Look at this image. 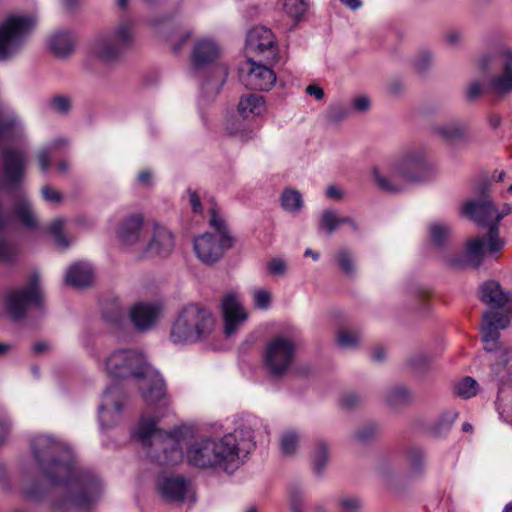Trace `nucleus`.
Returning <instances> with one entry per match:
<instances>
[{
  "label": "nucleus",
  "mask_w": 512,
  "mask_h": 512,
  "mask_svg": "<svg viewBox=\"0 0 512 512\" xmlns=\"http://www.w3.org/2000/svg\"><path fill=\"white\" fill-rule=\"evenodd\" d=\"M434 165L423 147H408L372 169L377 187L388 193L402 192L409 183L428 180Z\"/></svg>",
  "instance_id": "obj_4"
},
{
  "label": "nucleus",
  "mask_w": 512,
  "mask_h": 512,
  "mask_svg": "<svg viewBox=\"0 0 512 512\" xmlns=\"http://www.w3.org/2000/svg\"><path fill=\"white\" fill-rule=\"evenodd\" d=\"M157 491L167 503H194L196 492L192 481L182 475L163 473L157 477Z\"/></svg>",
  "instance_id": "obj_15"
},
{
  "label": "nucleus",
  "mask_w": 512,
  "mask_h": 512,
  "mask_svg": "<svg viewBox=\"0 0 512 512\" xmlns=\"http://www.w3.org/2000/svg\"><path fill=\"white\" fill-rule=\"evenodd\" d=\"M325 195L329 198V199H333V200H340L343 198V192L342 190L335 186V185H331L329 186L327 189H326V192H325Z\"/></svg>",
  "instance_id": "obj_60"
},
{
  "label": "nucleus",
  "mask_w": 512,
  "mask_h": 512,
  "mask_svg": "<svg viewBox=\"0 0 512 512\" xmlns=\"http://www.w3.org/2000/svg\"><path fill=\"white\" fill-rule=\"evenodd\" d=\"M362 502L355 496H344L339 500L340 512H360Z\"/></svg>",
  "instance_id": "obj_45"
},
{
  "label": "nucleus",
  "mask_w": 512,
  "mask_h": 512,
  "mask_svg": "<svg viewBox=\"0 0 512 512\" xmlns=\"http://www.w3.org/2000/svg\"><path fill=\"white\" fill-rule=\"evenodd\" d=\"M407 457L413 469L420 470L425 462V456L421 449L412 447L407 452Z\"/></svg>",
  "instance_id": "obj_49"
},
{
  "label": "nucleus",
  "mask_w": 512,
  "mask_h": 512,
  "mask_svg": "<svg viewBox=\"0 0 512 512\" xmlns=\"http://www.w3.org/2000/svg\"><path fill=\"white\" fill-rule=\"evenodd\" d=\"M487 121L492 129H497L502 123V116L497 113H491L487 116Z\"/></svg>",
  "instance_id": "obj_61"
},
{
  "label": "nucleus",
  "mask_w": 512,
  "mask_h": 512,
  "mask_svg": "<svg viewBox=\"0 0 512 512\" xmlns=\"http://www.w3.org/2000/svg\"><path fill=\"white\" fill-rule=\"evenodd\" d=\"M451 227L445 222L437 221L429 226L430 242L438 248L444 247L451 236Z\"/></svg>",
  "instance_id": "obj_32"
},
{
  "label": "nucleus",
  "mask_w": 512,
  "mask_h": 512,
  "mask_svg": "<svg viewBox=\"0 0 512 512\" xmlns=\"http://www.w3.org/2000/svg\"><path fill=\"white\" fill-rule=\"evenodd\" d=\"M306 92L310 96H313L316 100H321L324 97V90L317 84L308 85Z\"/></svg>",
  "instance_id": "obj_59"
},
{
  "label": "nucleus",
  "mask_w": 512,
  "mask_h": 512,
  "mask_svg": "<svg viewBox=\"0 0 512 512\" xmlns=\"http://www.w3.org/2000/svg\"><path fill=\"white\" fill-rule=\"evenodd\" d=\"M14 220L24 228L37 227V217L28 197L19 191L8 202L0 196V264H12L19 255L18 245L8 234Z\"/></svg>",
  "instance_id": "obj_6"
},
{
  "label": "nucleus",
  "mask_w": 512,
  "mask_h": 512,
  "mask_svg": "<svg viewBox=\"0 0 512 512\" xmlns=\"http://www.w3.org/2000/svg\"><path fill=\"white\" fill-rule=\"evenodd\" d=\"M93 280V268L88 262H76L71 265L65 274L68 285L76 288L88 286Z\"/></svg>",
  "instance_id": "obj_28"
},
{
  "label": "nucleus",
  "mask_w": 512,
  "mask_h": 512,
  "mask_svg": "<svg viewBox=\"0 0 512 512\" xmlns=\"http://www.w3.org/2000/svg\"><path fill=\"white\" fill-rule=\"evenodd\" d=\"M5 307L8 316L15 321L23 319L31 307L42 310L44 296L38 274H32L25 286L10 291L6 297Z\"/></svg>",
  "instance_id": "obj_14"
},
{
  "label": "nucleus",
  "mask_w": 512,
  "mask_h": 512,
  "mask_svg": "<svg viewBox=\"0 0 512 512\" xmlns=\"http://www.w3.org/2000/svg\"><path fill=\"white\" fill-rule=\"evenodd\" d=\"M489 182L484 181L479 185L477 192L480 196L477 200H468L462 208L465 216L475 221L478 225L488 226V232L484 236H477L467 241L462 257L448 258L447 264L453 268H462L467 265L478 268L485 257L500 253L505 246V241L499 236V222L511 213L512 207L505 204L499 212L494 203L487 197Z\"/></svg>",
  "instance_id": "obj_3"
},
{
  "label": "nucleus",
  "mask_w": 512,
  "mask_h": 512,
  "mask_svg": "<svg viewBox=\"0 0 512 512\" xmlns=\"http://www.w3.org/2000/svg\"><path fill=\"white\" fill-rule=\"evenodd\" d=\"M467 130V124L461 120H451L433 127L436 135L449 142L462 140Z\"/></svg>",
  "instance_id": "obj_30"
},
{
  "label": "nucleus",
  "mask_w": 512,
  "mask_h": 512,
  "mask_svg": "<svg viewBox=\"0 0 512 512\" xmlns=\"http://www.w3.org/2000/svg\"><path fill=\"white\" fill-rule=\"evenodd\" d=\"M360 396L355 392L345 393L341 397V405L346 408H352L360 403Z\"/></svg>",
  "instance_id": "obj_56"
},
{
  "label": "nucleus",
  "mask_w": 512,
  "mask_h": 512,
  "mask_svg": "<svg viewBox=\"0 0 512 512\" xmlns=\"http://www.w3.org/2000/svg\"><path fill=\"white\" fill-rule=\"evenodd\" d=\"M371 106V100L367 95H357L352 100V107L357 112H365Z\"/></svg>",
  "instance_id": "obj_53"
},
{
  "label": "nucleus",
  "mask_w": 512,
  "mask_h": 512,
  "mask_svg": "<svg viewBox=\"0 0 512 512\" xmlns=\"http://www.w3.org/2000/svg\"><path fill=\"white\" fill-rule=\"evenodd\" d=\"M445 41L450 46H457L463 39V33L460 30L452 29L445 33Z\"/></svg>",
  "instance_id": "obj_55"
},
{
  "label": "nucleus",
  "mask_w": 512,
  "mask_h": 512,
  "mask_svg": "<svg viewBox=\"0 0 512 512\" xmlns=\"http://www.w3.org/2000/svg\"><path fill=\"white\" fill-rule=\"evenodd\" d=\"M101 370L110 378L129 379L136 383L145 404L155 409L153 415H142L132 432L133 438L148 446V456L158 465H175L185 460L204 471L232 475L243 464V454L255 446V434L264 428L253 415L238 417L234 430L220 437H196L188 427L165 432L157 428L169 406L166 383L160 372L139 349L119 348L107 354Z\"/></svg>",
  "instance_id": "obj_1"
},
{
  "label": "nucleus",
  "mask_w": 512,
  "mask_h": 512,
  "mask_svg": "<svg viewBox=\"0 0 512 512\" xmlns=\"http://www.w3.org/2000/svg\"><path fill=\"white\" fill-rule=\"evenodd\" d=\"M482 91V84L478 81H474L467 87L466 95L469 99H475L482 94Z\"/></svg>",
  "instance_id": "obj_57"
},
{
  "label": "nucleus",
  "mask_w": 512,
  "mask_h": 512,
  "mask_svg": "<svg viewBox=\"0 0 512 512\" xmlns=\"http://www.w3.org/2000/svg\"><path fill=\"white\" fill-rule=\"evenodd\" d=\"M299 435L295 431H287L281 436V450L286 455L293 454L298 446Z\"/></svg>",
  "instance_id": "obj_42"
},
{
  "label": "nucleus",
  "mask_w": 512,
  "mask_h": 512,
  "mask_svg": "<svg viewBox=\"0 0 512 512\" xmlns=\"http://www.w3.org/2000/svg\"><path fill=\"white\" fill-rule=\"evenodd\" d=\"M216 320L207 308L188 304L181 309L170 331L175 344L194 343L208 337L215 329Z\"/></svg>",
  "instance_id": "obj_10"
},
{
  "label": "nucleus",
  "mask_w": 512,
  "mask_h": 512,
  "mask_svg": "<svg viewBox=\"0 0 512 512\" xmlns=\"http://www.w3.org/2000/svg\"><path fill=\"white\" fill-rule=\"evenodd\" d=\"M223 319V331L227 338L237 334L248 320V312L238 294H225L220 304Z\"/></svg>",
  "instance_id": "obj_18"
},
{
  "label": "nucleus",
  "mask_w": 512,
  "mask_h": 512,
  "mask_svg": "<svg viewBox=\"0 0 512 512\" xmlns=\"http://www.w3.org/2000/svg\"><path fill=\"white\" fill-rule=\"evenodd\" d=\"M76 37L68 29H57L50 34L47 43L51 52L58 58L68 57L74 50Z\"/></svg>",
  "instance_id": "obj_24"
},
{
  "label": "nucleus",
  "mask_w": 512,
  "mask_h": 512,
  "mask_svg": "<svg viewBox=\"0 0 512 512\" xmlns=\"http://www.w3.org/2000/svg\"><path fill=\"white\" fill-rule=\"evenodd\" d=\"M238 115L244 119H254L266 112L265 99L257 94H245L241 96L237 105Z\"/></svg>",
  "instance_id": "obj_25"
},
{
  "label": "nucleus",
  "mask_w": 512,
  "mask_h": 512,
  "mask_svg": "<svg viewBox=\"0 0 512 512\" xmlns=\"http://www.w3.org/2000/svg\"><path fill=\"white\" fill-rule=\"evenodd\" d=\"M128 318L135 331L145 333L152 330L163 315V305L158 300H140L133 303Z\"/></svg>",
  "instance_id": "obj_17"
},
{
  "label": "nucleus",
  "mask_w": 512,
  "mask_h": 512,
  "mask_svg": "<svg viewBox=\"0 0 512 512\" xmlns=\"http://www.w3.org/2000/svg\"><path fill=\"white\" fill-rule=\"evenodd\" d=\"M480 299L491 308H502L510 301L509 294L505 293L498 282L486 281L479 291Z\"/></svg>",
  "instance_id": "obj_27"
},
{
  "label": "nucleus",
  "mask_w": 512,
  "mask_h": 512,
  "mask_svg": "<svg viewBox=\"0 0 512 512\" xmlns=\"http://www.w3.org/2000/svg\"><path fill=\"white\" fill-rule=\"evenodd\" d=\"M127 396L121 386L109 385L104 390L98 406V422L101 431L105 432L121 420Z\"/></svg>",
  "instance_id": "obj_16"
},
{
  "label": "nucleus",
  "mask_w": 512,
  "mask_h": 512,
  "mask_svg": "<svg viewBox=\"0 0 512 512\" xmlns=\"http://www.w3.org/2000/svg\"><path fill=\"white\" fill-rule=\"evenodd\" d=\"M279 202L281 208L292 215L299 214L304 207V200L302 194L291 187H286L280 194Z\"/></svg>",
  "instance_id": "obj_31"
},
{
  "label": "nucleus",
  "mask_w": 512,
  "mask_h": 512,
  "mask_svg": "<svg viewBox=\"0 0 512 512\" xmlns=\"http://www.w3.org/2000/svg\"><path fill=\"white\" fill-rule=\"evenodd\" d=\"M0 147L3 185L8 190L17 189L28 167V140L22 118L3 103H0Z\"/></svg>",
  "instance_id": "obj_5"
},
{
  "label": "nucleus",
  "mask_w": 512,
  "mask_h": 512,
  "mask_svg": "<svg viewBox=\"0 0 512 512\" xmlns=\"http://www.w3.org/2000/svg\"><path fill=\"white\" fill-rule=\"evenodd\" d=\"M152 174L148 170L141 171L138 174V182L143 186H149L151 183Z\"/></svg>",
  "instance_id": "obj_63"
},
{
  "label": "nucleus",
  "mask_w": 512,
  "mask_h": 512,
  "mask_svg": "<svg viewBox=\"0 0 512 512\" xmlns=\"http://www.w3.org/2000/svg\"><path fill=\"white\" fill-rule=\"evenodd\" d=\"M32 14H10L0 21V62L14 58L26 45L36 26Z\"/></svg>",
  "instance_id": "obj_13"
},
{
  "label": "nucleus",
  "mask_w": 512,
  "mask_h": 512,
  "mask_svg": "<svg viewBox=\"0 0 512 512\" xmlns=\"http://www.w3.org/2000/svg\"><path fill=\"white\" fill-rule=\"evenodd\" d=\"M190 205L192 207L193 212L199 213L202 210L200 199L196 192H190Z\"/></svg>",
  "instance_id": "obj_62"
},
{
  "label": "nucleus",
  "mask_w": 512,
  "mask_h": 512,
  "mask_svg": "<svg viewBox=\"0 0 512 512\" xmlns=\"http://www.w3.org/2000/svg\"><path fill=\"white\" fill-rule=\"evenodd\" d=\"M378 430H379V428L376 424H374V423L366 424V425L362 426L361 428H359L355 432V438L359 442H362V443L367 442L378 433Z\"/></svg>",
  "instance_id": "obj_48"
},
{
  "label": "nucleus",
  "mask_w": 512,
  "mask_h": 512,
  "mask_svg": "<svg viewBox=\"0 0 512 512\" xmlns=\"http://www.w3.org/2000/svg\"><path fill=\"white\" fill-rule=\"evenodd\" d=\"M190 36V32H185L184 34H181L177 37L168 36L167 40L170 42L173 52L178 53L182 49L186 41L190 38Z\"/></svg>",
  "instance_id": "obj_54"
},
{
  "label": "nucleus",
  "mask_w": 512,
  "mask_h": 512,
  "mask_svg": "<svg viewBox=\"0 0 512 512\" xmlns=\"http://www.w3.org/2000/svg\"><path fill=\"white\" fill-rule=\"evenodd\" d=\"M239 79L247 89L268 91L276 82V74L270 67L248 58L239 68Z\"/></svg>",
  "instance_id": "obj_19"
},
{
  "label": "nucleus",
  "mask_w": 512,
  "mask_h": 512,
  "mask_svg": "<svg viewBox=\"0 0 512 512\" xmlns=\"http://www.w3.org/2000/svg\"><path fill=\"white\" fill-rule=\"evenodd\" d=\"M134 40L133 22L122 20L115 27L94 37L90 43V54L101 63H116L134 44Z\"/></svg>",
  "instance_id": "obj_11"
},
{
  "label": "nucleus",
  "mask_w": 512,
  "mask_h": 512,
  "mask_svg": "<svg viewBox=\"0 0 512 512\" xmlns=\"http://www.w3.org/2000/svg\"><path fill=\"white\" fill-rule=\"evenodd\" d=\"M246 49L263 55L272 62L277 60V44L273 32L265 26L253 27L247 34Z\"/></svg>",
  "instance_id": "obj_20"
},
{
  "label": "nucleus",
  "mask_w": 512,
  "mask_h": 512,
  "mask_svg": "<svg viewBox=\"0 0 512 512\" xmlns=\"http://www.w3.org/2000/svg\"><path fill=\"white\" fill-rule=\"evenodd\" d=\"M29 447L50 488L46 491L40 484L30 483L21 489L24 498L45 502L50 512H89L104 497L102 477L81 466L66 442L50 434H36Z\"/></svg>",
  "instance_id": "obj_2"
},
{
  "label": "nucleus",
  "mask_w": 512,
  "mask_h": 512,
  "mask_svg": "<svg viewBox=\"0 0 512 512\" xmlns=\"http://www.w3.org/2000/svg\"><path fill=\"white\" fill-rule=\"evenodd\" d=\"M49 107L56 113L66 114L71 107L70 99L64 95H58L50 99Z\"/></svg>",
  "instance_id": "obj_44"
},
{
  "label": "nucleus",
  "mask_w": 512,
  "mask_h": 512,
  "mask_svg": "<svg viewBox=\"0 0 512 512\" xmlns=\"http://www.w3.org/2000/svg\"><path fill=\"white\" fill-rule=\"evenodd\" d=\"M338 344L343 348H352L357 346L359 336L357 333L349 330H341L337 338Z\"/></svg>",
  "instance_id": "obj_47"
},
{
  "label": "nucleus",
  "mask_w": 512,
  "mask_h": 512,
  "mask_svg": "<svg viewBox=\"0 0 512 512\" xmlns=\"http://www.w3.org/2000/svg\"><path fill=\"white\" fill-rule=\"evenodd\" d=\"M284 9L292 19L299 21L307 9V4L305 0H286Z\"/></svg>",
  "instance_id": "obj_41"
},
{
  "label": "nucleus",
  "mask_w": 512,
  "mask_h": 512,
  "mask_svg": "<svg viewBox=\"0 0 512 512\" xmlns=\"http://www.w3.org/2000/svg\"><path fill=\"white\" fill-rule=\"evenodd\" d=\"M143 227V215L141 213H133L122 219L117 234L124 244L135 245L142 239Z\"/></svg>",
  "instance_id": "obj_23"
},
{
  "label": "nucleus",
  "mask_w": 512,
  "mask_h": 512,
  "mask_svg": "<svg viewBox=\"0 0 512 512\" xmlns=\"http://www.w3.org/2000/svg\"><path fill=\"white\" fill-rule=\"evenodd\" d=\"M226 133L240 142H248L256 137V129L248 119L240 116H231L225 122Z\"/></svg>",
  "instance_id": "obj_26"
},
{
  "label": "nucleus",
  "mask_w": 512,
  "mask_h": 512,
  "mask_svg": "<svg viewBox=\"0 0 512 512\" xmlns=\"http://www.w3.org/2000/svg\"><path fill=\"white\" fill-rule=\"evenodd\" d=\"M68 145L69 140L66 137L57 136L38 150L37 161L43 173L49 170L53 155L64 150Z\"/></svg>",
  "instance_id": "obj_29"
},
{
  "label": "nucleus",
  "mask_w": 512,
  "mask_h": 512,
  "mask_svg": "<svg viewBox=\"0 0 512 512\" xmlns=\"http://www.w3.org/2000/svg\"><path fill=\"white\" fill-rule=\"evenodd\" d=\"M255 306L261 310H267L271 305L272 294L268 289L256 288L252 292Z\"/></svg>",
  "instance_id": "obj_43"
},
{
  "label": "nucleus",
  "mask_w": 512,
  "mask_h": 512,
  "mask_svg": "<svg viewBox=\"0 0 512 512\" xmlns=\"http://www.w3.org/2000/svg\"><path fill=\"white\" fill-rule=\"evenodd\" d=\"M335 260L337 262L338 267L346 276H354L356 273V258L355 254L347 249L340 248L335 253Z\"/></svg>",
  "instance_id": "obj_34"
},
{
  "label": "nucleus",
  "mask_w": 512,
  "mask_h": 512,
  "mask_svg": "<svg viewBox=\"0 0 512 512\" xmlns=\"http://www.w3.org/2000/svg\"><path fill=\"white\" fill-rule=\"evenodd\" d=\"M311 458L314 470L317 473H321L329 459L328 446L324 441L319 440L315 443Z\"/></svg>",
  "instance_id": "obj_38"
},
{
  "label": "nucleus",
  "mask_w": 512,
  "mask_h": 512,
  "mask_svg": "<svg viewBox=\"0 0 512 512\" xmlns=\"http://www.w3.org/2000/svg\"><path fill=\"white\" fill-rule=\"evenodd\" d=\"M342 219L343 217L339 216L337 211L325 209L319 216L318 229L330 236L342 224Z\"/></svg>",
  "instance_id": "obj_35"
},
{
  "label": "nucleus",
  "mask_w": 512,
  "mask_h": 512,
  "mask_svg": "<svg viewBox=\"0 0 512 512\" xmlns=\"http://www.w3.org/2000/svg\"><path fill=\"white\" fill-rule=\"evenodd\" d=\"M343 5L350 8L351 10H357L362 6L360 0H340Z\"/></svg>",
  "instance_id": "obj_64"
},
{
  "label": "nucleus",
  "mask_w": 512,
  "mask_h": 512,
  "mask_svg": "<svg viewBox=\"0 0 512 512\" xmlns=\"http://www.w3.org/2000/svg\"><path fill=\"white\" fill-rule=\"evenodd\" d=\"M478 391V382L470 376L463 377L454 385L455 394L463 399H469L476 396Z\"/></svg>",
  "instance_id": "obj_37"
},
{
  "label": "nucleus",
  "mask_w": 512,
  "mask_h": 512,
  "mask_svg": "<svg viewBox=\"0 0 512 512\" xmlns=\"http://www.w3.org/2000/svg\"><path fill=\"white\" fill-rule=\"evenodd\" d=\"M266 268L273 276H283L287 272V262L281 257H275L268 261Z\"/></svg>",
  "instance_id": "obj_46"
},
{
  "label": "nucleus",
  "mask_w": 512,
  "mask_h": 512,
  "mask_svg": "<svg viewBox=\"0 0 512 512\" xmlns=\"http://www.w3.org/2000/svg\"><path fill=\"white\" fill-rule=\"evenodd\" d=\"M219 45L209 37L198 38L191 54V70L201 80V90L210 96L219 93L228 77V67L216 63L220 57Z\"/></svg>",
  "instance_id": "obj_8"
},
{
  "label": "nucleus",
  "mask_w": 512,
  "mask_h": 512,
  "mask_svg": "<svg viewBox=\"0 0 512 512\" xmlns=\"http://www.w3.org/2000/svg\"><path fill=\"white\" fill-rule=\"evenodd\" d=\"M300 345V332L294 326L286 327L269 338L262 351V366L273 377L284 376L291 368Z\"/></svg>",
  "instance_id": "obj_9"
},
{
  "label": "nucleus",
  "mask_w": 512,
  "mask_h": 512,
  "mask_svg": "<svg viewBox=\"0 0 512 512\" xmlns=\"http://www.w3.org/2000/svg\"><path fill=\"white\" fill-rule=\"evenodd\" d=\"M434 62V54L431 51L424 50L420 52L415 60L416 68L423 72L426 71Z\"/></svg>",
  "instance_id": "obj_50"
},
{
  "label": "nucleus",
  "mask_w": 512,
  "mask_h": 512,
  "mask_svg": "<svg viewBox=\"0 0 512 512\" xmlns=\"http://www.w3.org/2000/svg\"><path fill=\"white\" fill-rule=\"evenodd\" d=\"M411 392L405 386L390 388L385 395L386 403L392 408H398L411 401Z\"/></svg>",
  "instance_id": "obj_36"
},
{
  "label": "nucleus",
  "mask_w": 512,
  "mask_h": 512,
  "mask_svg": "<svg viewBox=\"0 0 512 512\" xmlns=\"http://www.w3.org/2000/svg\"><path fill=\"white\" fill-rule=\"evenodd\" d=\"M457 417L458 412L456 410L451 409L445 411L433 424L430 425L428 432L434 437H440L447 434Z\"/></svg>",
  "instance_id": "obj_33"
},
{
  "label": "nucleus",
  "mask_w": 512,
  "mask_h": 512,
  "mask_svg": "<svg viewBox=\"0 0 512 512\" xmlns=\"http://www.w3.org/2000/svg\"><path fill=\"white\" fill-rule=\"evenodd\" d=\"M174 245V237L171 231L159 223H153L152 237L146 245V253L165 257L173 251Z\"/></svg>",
  "instance_id": "obj_22"
},
{
  "label": "nucleus",
  "mask_w": 512,
  "mask_h": 512,
  "mask_svg": "<svg viewBox=\"0 0 512 512\" xmlns=\"http://www.w3.org/2000/svg\"><path fill=\"white\" fill-rule=\"evenodd\" d=\"M124 309L118 300L109 303L103 310V318L112 325H120L124 319Z\"/></svg>",
  "instance_id": "obj_39"
},
{
  "label": "nucleus",
  "mask_w": 512,
  "mask_h": 512,
  "mask_svg": "<svg viewBox=\"0 0 512 512\" xmlns=\"http://www.w3.org/2000/svg\"><path fill=\"white\" fill-rule=\"evenodd\" d=\"M64 223V219L57 218L53 220L48 227V232L54 238L56 244L61 248H66L69 246V240L63 234Z\"/></svg>",
  "instance_id": "obj_40"
},
{
  "label": "nucleus",
  "mask_w": 512,
  "mask_h": 512,
  "mask_svg": "<svg viewBox=\"0 0 512 512\" xmlns=\"http://www.w3.org/2000/svg\"><path fill=\"white\" fill-rule=\"evenodd\" d=\"M209 225L215 230V234L206 232L193 241L197 258L207 265L220 260L225 250L229 249L233 243L224 217L215 208L210 210Z\"/></svg>",
  "instance_id": "obj_12"
},
{
  "label": "nucleus",
  "mask_w": 512,
  "mask_h": 512,
  "mask_svg": "<svg viewBox=\"0 0 512 512\" xmlns=\"http://www.w3.org/2000/svg\"><path fill=\"white\" fill-rule=\"evenodd\" d=\"M509 317L502 312L488 311L483 315L481 326L484 349L490 354L491 380L503 389L512 383V349L499 348V330L509 325Z\"/></svg>",
  "instance_id": "obj_7"
},
{
  "label": "nucleus",
  "mask_w": 512,
  "mask_h": 512,
  "mask_svg": "<svg viewBox=\"0 0 512 512\" xmlns=\"http://www.w3.org/2000/svg\"><path fill=\"white\" fill-rule=\"evenodd\" d=\"M42 196L46 201L49 202H58L60 200V194L50 187L42 188Z\"/></svg>",
  "instance_id": "obj_58"
},
{
  "label": "nucleus",
  "mask_w": 512,
  "mask_h": 512,
  "mask_svg": "<svg viewBox=\"0 0 512 512\" xmlns=\"http://www.w3.org/2000/svg\"><path fill=\"white\" fill-rule=\"evenodd\" d=\"M13 427V421L7 414L0 415V446L8 439Z\"/></svg>",
  "instance_id": "obj_51"
},
{
  "label": "nucleus",
  "mask_w": 512,
  "mask_h": 512,
  "mask_svg": "<svg viewBox=\"0 0 512 512\" xmlns=\"http://www.w3.org/2000/svg\"><path fill=\"white\" fill-rule=\"evenodd\" d=\"M348 109L341 105L331 106L327 113V118L330 122L337 123L342 121L348 116Z\"/></svg>",
  "instance_id": "obj_52"
},
{
  "label": "nucleus",
  "mask_w": 512,
  "mask_h": 512,
  "mask_svg": "<svg viewBox=\"0 0 512 512\" xmlns=\"http://www.w3.org/2000/svg\"><path fill=\"white\" fill-rule=\"evenodd\" d=\"M498 57L502 64V73L493 76L488 84L490 92L498 96L512 93V49H504Z\"/></svg>",
  "instance_id": "obj_21"
}]
</instances>
